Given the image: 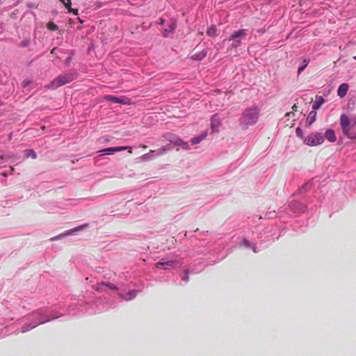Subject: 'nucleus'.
<instances>
[{
	"instance_id": "34",
	"label": "nucleus",
	"mask_w": 356,
	"mask_h": 356,
	"mask_svg": "<svg viewBox=\"0 0 356 356\" xmlns=\"http://www.w3.org/2000/svg\"><path fill=\"white\" fill-rule=\"evenodd\" d=\"M28 43H29V42H27V41L26 42H23L22 45V46H26L28 44Z\"/></svg>"
},
{
	"instance_id": "23",
	"label": "nucleus",
	"mask_w": 356,
	"mask_h": 356,
	"mask_svg": "<svg viewBox=\"0 0 356 356\" xmlns=\"http://www.w3.org/2000/svg\"><path fill=\"white\" fill-rule=\"evenodd\" d=\"M206 56V54L204 52H200L199 54H195L193 56V58L195 60H202Z\"/></svg>"
},
{
	"instance_id": "15",
	"label": "nucleus",
	"mask_w": 356,
	"mask_h": 356,
	"mask_svg": "<svg viewBox=\"0 0 356 356\" xmlns=\"http://www.w3.org/2000/svg\"><path fill=\"white\" fill-rule=\"evenodd\" d=\"M207 136V131H205L203 133H202L200 136L197 137H194L191 139V143L193 145H196L200 143L203 139H204Z\"/></svg>"
},
{
	"instance_id": "14",
	"label": "nucleus",
	"mask_w": 356,
	"mask_h": 356,
	"mask_svg": "<svg viewBox=\"0 0 356 356\" xmlns=\"http://www.w3.org/2000/svg\"><path fill=\"white\" fill-rule=\"evenodd\" d=\"M325 100L321 96H316L315 102L312 105V108L316 111L320 108L322 104L324 103Z\"/></svg>"
},
{
	"instance_id": "10",
	"label": "nucleus",
	"mask_w": 356,
	"mask_h": 356,
	"mask_svg": "<svg viewBox=\"0 0 356 356\" xmlns=\"http://www.w3.org/2000/svg\"><path fill=\"white\" fill-rule=\"evenodd\" d=\"M348 85L347 83L341 84L337 90V95L340 97H344L348 92Z\"/></svg>"
},
{
	"instance_id": "4",
	"label": "nucleus",
	"mask_w": 356,
	"mask_h": 356,
	"mask_svg": "<svg viewBox=\"0 0 356 356\" xmlns=\"http://www.w3.org/2000/svg\"><path fill=\"white\" fill-rule=\"evenodd\" d=\"M104 99L106 101H110L116 104H121L123 105H130L132 104L131 99L127 97H115L113 95H105Z\"/></svg>"
},
{
	"instance_id": "1",
	"label": "nucleus",
	"mask_w": 356,
	"mask_h": 356,
	"mask_svg": "<svg viewBox=\"0 0 356 356\" xmlns=\"http://www.w3.org/2000/svg\"><path fill=\"white\" fill-rule=\"evenodd\" d=\"M259 118V110L257 108L246 109L241 118V125L243 129H248L250 126L254 124Z\"/></svg>"
},
{
	"instance_id": "22",
	"label": "nucleus",
	"mask_w": 356,
	"mask_h": 356,
	"mask_svg": "<svg viewBox=\"0 0 356 356\" xmlns=\"http://www.w3.org/2000/svg\"><path fill=\"white\" fill-rule=\"evenodd\" d=\"M316 112L312 111L309 113L308 119L309 120V125H311L316 120Z\"/></svg>"
},
{
	"instance_id": "21",
	"label": "nucleus",
	"mask_w": 356,
	"mask_h": 356,
	"mask_svg": "<svg viewBox=\"0 0 356 356\" xmlns=\"http://www.w3.org/2000/svg\"><path fill=\"white\" fill-rule=\"evenodd\" d=\"M136 291L132 290V291L129 292L127 296L126 297H124V299L125 300H131L133 298H134L136 297Z\"/></svg>"
},
{
	"instance_id": "25",
	"label": "nucleus",
	"mask_w": 356,
	"mask_h": 356,
	"mask_svg": "<svg viewBox=\"0 0 356 356\" xmlns=\"http://www.w3.org/2000/svg\"><path fill=\"white\" fill-rule=\"evenodd\" d=\"M303 63H304V65H302L301 67H300L298 70V74H300L305 70V68L308 65L309 61L307 60H304Z\"/></svg>"
},
{
	"instance_id": "11",
	"label": "nucleus",
	"mask_w": 356,
	"mask_h": 356,
	"mask_svg": "<svg viewBox=\"0 0 356 356\" xmlns=\"http://www.w3.org/2000/svg\"><path fill=\"white\" fill-rule=\"evenodd\" d=\"M355 124V122L353 123V124H350V126H346V130L345 131H342L343 134H344V136H346L348 138H351V139H355L356 138V133L352 132L350 131L351 127H353Z\"/></svg>"
},
{
	"instance_id": "33",
	"label": "nucleus",
	"mask_w": 356,
	"mask_h": 356,
	"mask_svg": "<svg viewBox=\"0 0 356 356\" xmlns=\"http://www.w3.org/2000/svg\"><path fill=\"white\" fill-rule=\"evenodd\" d=\"M180 141H181V140H178L176 142V144H177V145H179V146H181V145H182V144H181V143Z\"/></svg>"
},
{
	"instance_id": "8",
	"label": "nucleus",
	"mask_w": 356,
	"mask_h": 356,
	"mask_svg": "<svg viewBox=\"0 0 356 356\" xmlns=\"http://www.w3.org/2000/svg\"><path fill=\"white\" fill-rule=\"evenodd\" d=\"M50 321V318H47L42 319L41 321H40L37 324H31V323L25 324L22 327V332H23V333L26 332L31 330V329L35 328L38 325L42 324V323H45V322H47V321Z\"/></svg>"
},
{
	"instance_id": "31",
	"label": "nucleus",
	"mask_w": 356,
	"mask_h": 356,
	"mask_svg": "<svg viewBox=\"0 0 356 356\" xmlns=\"http://www.w3.org/2000/svg\"><path fill=\"white\" fill-rule=\"evenodd\" d=\"M182 279L184 281L188 282V272L187 271H186V275Z\"/></svg>"
},
{
	"instance_id": "19",
	"label": "nucleus",
	"mask_w": 356,
	"mask_h": 356,
	"mask_svg": "<svg viewBox=\"0 0 356 356\" xmlns=\"http://www.w3.org/2000/svg\"><path fill=\"white\" fill-rule=\"evenodd\" d=\"M64 6L68 10L69 13H73L75 15L78 14V10H77L72 9L70 7V6H71V0H66L65 3H64Z\"/></svg>"
},
{
	"instance_id": "2",
	"label": "nucleus",
	"mask_w": 356,
	"mask_h": 356,
	"mask_svg": "<svg viewBox=\"0 0 356 356\" xmlns=\"http://www.w3.org/2000/svg\"><path fill=\"white\" fill-rule=\"evenodd\" d=\"M75 79V75L72 73L60 74L54 79L47 88L49 89H56L61 86L68 83Z\"/></svg>"
},
{
	"instance_id": "26",
	"label": "nucleus",
	"mask_w": 356,
	"mask_h": 356,
	"mask_svg": "<svg viewBox=\"0 0 356 356\" xmlns=\"http://www.w3.org/2000/svg\"><path fill=\"white\" fill-rule=\"evenodd\" d=\"M296 135L298 137L304 140L305 138H304L303 131L300 127L296 128Z\"/></svg>"
},
{
	"instance_id": "17",
	"label": "nucleus",
	"mask_w": 356,
	"mask_h": 356,
	"mask_svg": "<svg viewBox=\"0 0 356 356\" xmlns=\"http://www.w3.org/2000/svg\"><path fill=\"white\" fill-rule=\"evenodd\" d=\"M207 34L210 37H216L218 35V30L216 26H211L207 31Z\"/></svg>"
},
{
	"instance_id": "37",
	"label": "nucleus",
	"mask_w": 356,
	"mask_h": 356,
	"mask_svg": "<svg viewBox=\"0 0 356 356\" xmlns=\"http://www.w3.org/2000/svg\"><path fill=\"white\" fill-rule=\"evenodd\" d=\"M244 243H245V244L246 245H248V241L245 240V241H244Z\"/></svg>"
},
{
	"instance_id": "24",
	"label": "nucleus",
	"mask_w": 356,
	"mask_h": 356,
	"mask_svg": "<svg viewBox=\"0 0 356 356\" xmlns=\"http://www.w3.org/2000/svg\"><path fill=\"white\" fill-rule=\"evenodd\" d=\"M47 27L50 31H56L58 29L57 25H56L54 22H50L47 24Z\"/></svg>"
},
{
	"instance_id": "39",
	"label": "nucleus",
	"mask_w": 356,
	"mask_h": 356,
	"mask_svg": "<svg viewBox=\"0 0 356 356\" xmlns=\"http://www.w3.org/2000/svg\"><path fill=\"white\" fill-rule=\"evenodd\" d=\"M289 114H290L289 113H286V116L289 115Z\"/></svg>"
},
{
	"instance_id": "13",
	"label": "nucleus",
	"mask_w": 356,
	"mask_h": 356,
	"mask_svg": "<svg viewBox=\"0 0 356 356\" xmlns=\"http://www.w3.org/2000/svg\"><path fill=\"white\" fill-rule=\"evenodd\" d=\"M175 264V262L173 261H161L156 264V267L157 268H164L167 269L170 267H172Z\"/></svg>"
},
{
	"instance_id": "29",
	"label": "nucleus",
	"mask_w": 356,
	"mask_h": 356,
	"mask_svg": "<svg viewBox=\"0 0 356 356\" xmlns=\"http://www.w3.org/2000/svg\"><path fill=\"white\" fill-rule=\"evenodd\" d=\"M181 143V147L184 149H188V144L187 143H185L184 141H180Z\"/></svg>"
},
{
	"instance_id": "38",
	"label": "nucleus",
	"mask_w": 356,
	"mask_h": 356,
	"mask_svg": "<svg viewBox=\"0 0 356 356\" xmlns=\"http://www.w3.org/2000/svg\"><path fill=\"white\" fill-rule=\"evenodd\" d=\"M60 1L64 4L66 1L65 0H60Z\"/></svg>"
},
{
	"instance_id": "41",
	"label": "nucleus",
	"mask_w": 356,
	"mask_h": 356,
	"mask_svg": "<svg viewBox=\"0 0 356 356\" xmlns=\"http://www.w3.org/2000/svg\"><path fill=\"white\" fill-rule=\"evenodd\" d=\"M354 59H355V60H356V56H354Z\"/></svg>"
},
{
	"instance_id": "20",
	"label": "nucleus",
	"mask_w": 356,
	"mask_h": 356,
	"mask_svg": "<svg viewBox=\"0 0 356 356\" xmlns=\"http://www.w3.org/2000/svg\"><path fill=\"white\" fill-rule=\"evenodd\" d=\"M104 286H108L109 289H112V290H117V286L114 284H111L110 283H102V284L99 285V286L97 288V290L98 291H103V289L102 287Z\"/></svg>"
},
{
	"instance_id": "30",
	"label": "nucleus",
	"mask_w": 356,
	"mask_h": 356,
	"mask_svg": "<svg viewBox=\"0 0 356 356\" xmlns=\"http://www.w3.org/2000/svg\"><path fill=\"white\" fill-rule=\"evenodd\" d=\"M169 27H170V31H173L175 29V27H176V23L175 22H172Z\"/></svg>"
},
{
	"instance_id": "3",
	"label": "nucleus",
	"mask_w": 356,
	"mask_h": 356,
	"mask_svg": "<svg viewBox=\"0 0 356 356\" xmlns=\"http://www.w3.org/2000/svg\"><path fill=\"white\" fill-rule=\"evenodd\" d=\"M324 142V136L318 132L312 133L304 138V143L309 146H317Z\"/></svg>"
},
{
	"instance_id": "5",
	"label": "nucleus",
	"mask_w": 356,
	"mask_h": 356,
	"mask_svg": "<svg viewBox=\"0 0 356 356\" xmlns=\"http://www.w3.org/2000/svg\"><path fill=\"white\" fill-rule=\"evenodd\" d=\"M87 227H88V224H84V225H80V226H79L77 227L69 229V230L66 231L65 232L60 234L58 236L53 237L50 240L51 241L58 240V239H60V238H62L63 236L74 234L77 232L81 231V230H83L84 228H86Z\"/></svg>"
},
{
	"instance_id": "40",
	"label": "nucleus",
	"mask_w": 356,
	"mask_h": 356,
	"mask_svg": "<svg viewBox=\"0 0 356 356\" xmlns=\"http://www.w3.org/2000/svg\"><path fill=\"white\" fill-rule=\"evenodd\" d=\"M54 49H53L51 50V54H53V53H54Z\"/></svg>"
},
{
	"instance_id": "6",
	"label": "nucleus",
	"mask_w": 356,
	"mask_h": 356,
	"mask_svg": "<svg viewBox=\"0 0 356 356\" xmlns=\"http://www.w3.org/2000/svg\"><path fill=\"white\" fill-rule=\"evenodd\" d=\"M128 149L129 153H132V148L131 147L129 146H121V147H108L104 149L100 150V152H102L104 154H112L117 152H120L123 150Z\"/></svg>"
},
{
	"instance_id": "36",
	"label": "nucleus",
	"mask_w": 356,
	"mask_h": 356,
	"mask_svg": "<svg viewBox=\"0 0 356 356\" xmlns=\"http://www.w3.org/2000/svg\"><path fill=\"white\" fill-rule=\"evenodd\" d=\"M160 24H163V19H160Z\"/></svg>"
},
{
	"instance_id": "12",
	"label": "nucleus",
	"mask_w": 356,
	"mask_h": 356,
	"mask_svg": "<svg viewBox=\"0 0 356 356\" xmlns=\"http://www.w3.org/2000/svg\"><path fill=\"white\" fill-rule=\"evenodd\" d=\"M326 138L328 141L331 142V143H334L337 140V138H336V136H335V134H334V131L330 129H327L325 134V136H324V138Z\"/></svg>"
},
{
	"instance_id": "35",
	"label": "nucleus",
	"mask_w": 356,
	"mask_h": 356,
	"mask_svg": "<svg viewBox=\"0 0 356 356\" xmlns=\"http://www.w3.org/2000/svg\"><path fill=\"white\" fill-rule=\"evenodd\" d=\"M141 147L143 149H146L147 147L145 145H141Z\"/></svg>"
},
{
	"instance_id": "28",
	"label": "nucleus",
	"mask_w": 356,
	"mask_h": 356,
	"mask_svg": "<svg viewBox=\"0 0 356 356\" xmlns=\"http://www.w3.org/2000/svg\"><path fill=\"white\" fill-rule=\"evenodd\" d=\"M167 151V148L165 147H163L162 148L159 149L158 150V154H165Z\"/></svg>"
},
{
	"instance_id": "7",
	"label": "nucleus",
	"mask_w": 356,
	"mask_h": 356,
	"mask_svg": "<svg viewBox=\"0 0 356 356\" xmlns=\"http://www.w3.org/2000/svg\"><path fill=\"white\" fill-rule=\"evenodd\" d=\"M245 35V30L241 29L236 32H235L233 35H231L229 40H234L232 44V47H237L241 44V41L238 40Z\"/></svg>"
},
{
	"instance_id": "9",
	"label": "nucleus",
	"mask_w": 356,
	"mask_h": 356,
	"mask_svg": "<svg viewBox=\"0 0 356 356\" xmlns=\"http://www.w3.org/2000/svg\"><path fill=\"white\" fill-rule=\"evenodd\" d=\"M340 124H341L342 131H345L346 127L350 126V124H351V122L350 121L349 118H348V116L346 115L345 114H343L340 117Z\"/></svg>"
},
{
	"instance_id": "27",
	"label": "nucleus",
	"mask_w": 356,
	"mask_h": 356,
	"mask_svg": "<svg viewBox=\"0 0 356 356\" xmlns=\"http://www.w3.org/2000/svg\"><path fill=\"white\" fill-rule=\"evenodd\" d=\"M154 151L153 150H150V152L149 153H147L144 155L142 156V159L143 160H149V159H152V156H151V154L153 153Z\"/></svg>"
},
{
	"instance_id": "32",
	"label": "nucleus",
	"mask_w": 356,
	"mask_h": 356,
	"mask_svg": "<svg viewBox=\"0 0 356 356\" xmlns=\"http://www.w3.org/2000/svg\"><path fill=\"white\" fill-rule=\"evenodd\" d=\"M297 108H298V106H297V105H296V104H294V105L292 106V109H293V111H297Z\"/></svg>"
},
{
	"instance_id": "18",
	"label": "nucleus",
	"mask_w": 356,
	"mask_h": 356,
	"mask_svg": "<svg viewBox=\"0 0 356 356\" xmlns=\"http://www.w3.org/2000/svg\"><path fill=\"white\" fill-rule=\"evenodd\" d=\"M24 153L26 158L31 157L33 159L37 158L36 153L33 149H26Z\"/></svg>"
},
{
	"instance_id": "16",
	"label": "nucleus",
	"mask_w": 356,
	"mask_h": 356,
	"mask_svg": "<svg viewBox=\"0 0 356 356\" xmlns=\"http://www.w3.org/2000/svg\"><path fill=\"white\" fill-rule=\"evenodd\" d=\"M220 125V121L216 115H213L211 118V127L213 131H218Z\"/></svg>"
}]
</instances>
